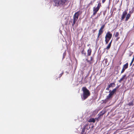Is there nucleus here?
<instances>
[{"label": "nucleus", "mask_w": 134, "mask_h": 134, "mask_svg": "<svg viewBox=\"0 0 134 134\" xmlns=\"http://www.w3.org/2000/svg\"><path fill=\"white\" fill-rule=\"evenodd\" d=\"M86 60L90 64H91V61L90 60H88L87 59H86Z\"/></svg>", "instance_id": "nucleus-26"}, {"label": "nucleus", "mask_w": 134, "mask_h": 134, "mask_svg": "<svg viewBox=\"0 0 134 134\" xmlns=\"http://www.w3.org/2000/svg\"><path fill=\"white\" fill-rule=\"evenodd\" d=\"M134 56H133V57L132 58V61H131V63H130V66H131L132 65V63L134 61Z\"/></svg>", "instance_id": "nucleus-25"}, {"label": "nucleus", "mask_w": 134, "mask_h": 134, "mask_svg": "<svg viewBox=\"0 0 134 134\" xmlns=\"http://www.w3.org/2000/svg\"><path fill=\"white\" fill-rule=\"evenodd\" d=\"M101 7V4L100 2H99L98 4L97 7L96 8L99 9Z\"/></svg>", "instance_id": "nucleus-19"}, {"label": "nucleus", "mask_w": 134, "mask_h": 134, "mask_svg": "<svg viewBox=\"0 0 134 134\" xmlns=\"http://www.w3.org/2000/svg\"><path fill=\"white\" fill-rule=\"evenodd\" d=\"M88 76H86L85 77V78H86V77H87Z\"/></svg>", "instance_id": "nucleus-37"}, {"label": "nucleus", "mask_w": 134, "mask_h": 134, "mask_svg": "<svg viewBox=\"0 0 134 134\" xmlns=\"http://www.w3.org/2000/svg\"><path fill=\"white\" fill-rule=\"evenodd\" d=\"M87 125H86L82 129L81 132V134H86V132H85V129Z\"/></svg>", "instance_id": "nucleus-12"}, {"label": "nucleus", "mask_w": 134, "mask_h": 134, "mask_svg": "<svg viewBox=\"0 0 134 134\" xmlns=\"http://www.w3.org/2000/svg\"><path fill=\"white\" fill-rule=\"evenodd\" d=\"M133 101H132V102H129L128 104V105L130 106H133Z\"/></svg>", "instance_id": "nucleus-22"}, {"label": "nucleus", "mask_w": 134, "mask_h": 134, "mask_svg": "<svg viewBox=\"0 0 134 134\" xmlns=\"http://www.w3.org/2000/svg\"><path fill=\"white\" fill-rule=\"evenodd\" d=\"M88 122H93L94 123L95 122V120L94 118H91L89 119Z\"/></svg>", "instance_id": "nucleus-14"}, {"label": "nucleus", "mask_w": 134, "mask_h": 134, "mask_svg": "<svg viewBox=\"0 0 134 134\" xmlns=\"http://www.w3.org/2000/svg\"><path fill=\"white\" fill-rule=\"evenodd\" d=\"M119 86H117L116 87V88L114 89L112 91H114L113 92L115 93L116 92V91L117 89L119 87Z\"/></svg>", "instance_id": "nucleus-18"}, {"label": "nucleus", "mask_w": 134, "mask_h": 134, "mask_svg": "<svg viewBox=\"0 0 134 134\" xmlns=\"http://www.w3.org/2000/svg\"><path fill=\"white\" fill-rule=\"evenodd\" d=\"M109 100L107 99V98L104 100H103L102 101V104H106L107 103L108 101H109Z\"/></svg>", "instance_id": "nucleus-15"}, {"label": "nucleus", "mask_w": 134, "mask_h": 134, "mask_svg": "<svg viewBox=\"0 0 134 134\" xmlns=\"http://www.w3.org/2000/svg\"><path fill=\"white\" fill-rule=\"evenodd\" d=\"M66 53H63V59H64L66 55Z\"/></svg>", "instance_id": "nucleus-28"}, {"label": "nucleus", "mask_w": 134, "mask_h": 134, "mask_svg": "<svg viewBox=\"0 0 134 134\" xmlns=\"http://www.w3.org/2000/svg\"><path fill=\"white\" fill-rule=\"evenodd\" d=\"M109 87H114L115 86V84L114 83H111L109 85Z\"/></svg>", "instance_id": "nucleus-17"}, {"label": "nucleus", "mask_w": 134, "mask_h": 134, "mask_svg": "<svg viewBox=\"0 0 134 134\" xmlns=\"http://www.w3.org/2000/svg\"><path fill=\"white\" fill-rule=\"evenodd\" d=\"M110 39L111 38H105V42L106 44H107L108 43Z\"/></svg>", "instance_id": "nucleus-16"}, {"label": "nucleus", "mask_w": 134, "mask_h": 134, "mask_svg": "<svg viewBox=\"0 0 134 134\" xmlns=\"http://www.w3.org/2000/svg\"><path fill=\"white\" fill-rule=\"evenodd\" d=\"M106 113V111L105 109H103L102 111H100L98 115V119H99L101 117V116H102L103 115Z\"/></svg>", "instance_id": "nucleus-7"}, {"label": "nucleus", "mask_w": 134, "mask_h": 134, "mask_svg": "<svg viewBox=\"0 0 134 134\" xmlns=\"http://www.w3.org/2000/svg\"><path fill=\"white\" fill-rule=\"evenodd\" d=\"M126 15V16L125 20V21H127L130 19L131 16V15L129 13L127 14V11L125 10L123 12L122 14L121 15V18L120 19L121 21L124 19Z\"/></svg>", "instance_id": "nucleus-3"}, {"label": "nucleus", "mask_w": 134, "mask_h": 134, "mask_svg": "<svg viewBox=\"0 0 134 134\" xmlns=\"http://www.w3.org/2000/svg\"><path fill=\"white\" fill-rule=\"evenodd\" d=\"M96 30H97V29H96V30H93L92 31L93 33H94Z\"/></svg>", "instance_id": "nucleus-34"}, {"label": "nucleus", "mask_w": 134, "mask_h": 134, "mask_svg": "<svg viewBox=\"0 0 134 134\" xmlns=\"http://www.w3.org/2000/svg\"><path fill=\"white\" fill-rule=\"evenodd\" d=\"M103 32V30H100V29L99 30V32L98 34L97 38H98L102 34Z\"/></svg>", "instance_id": "nucleus-11"}, {"label": "nucleus", "mask_w": 134, "mask_h": 134, "mask_svg": "<svg viewBox=\"0 0 134 134\" xmlns=\"http://www.w3.org/2000/svg\"><path fill=\"white\" fill-rule=\"evenodd\" d=\"M106 0H102V3H104Z\"/></svg>", "instance_id": "nucleus-32"}, {"label": "nucleus", "mask_w": 134, "mask_h": 134, "mask_svg": "<svg viewBox=\"0 0 134 134\" xmlns=\"http://www.w3.org/2000/svg\"><path fill=\"white\" fill-rule=\"evenodd\" d=\"M125 69H124V68H122V70L121 71V73L122 74L123 73L124 71H125Z\"/></svg>", "instance_id": "nucleus-27"}, {"label": "nucleus", "mask_w": 134, "mask_h": 134, "mask_svg": "<svg viewBox=\"0 0 134 134\" xmlns=\"http://www.w3.org/2000/svg\"><path fill=\"white\" fill-rule=\"evenodd\" d=\"M111 45L110 44H109L105 49L107 50L109 49L110 48Z\"/></svg>", "instance_id": "nucleus-20"}, {"label": "nucleus", "mask_w": 134, "mask_h": 134, "mask_svg": "<svg viewBox=\"0 0 134 134\" xmlns=\"http://www.w3.org/2000/svg\"><path fill=\"white\" fill-rule=\"evenodd\" d=\"M110 88V87H109V86L108 85L107 87L106 88V90H109V88Z\"/></svg>", "instance_id": "nucleus-29"}, {"label": "nucleus", "mask_w": 134, "mask_h": 134, "mask_svg": "<svg viewBox=\"0 0 134 134\" xmlns=\"http://www.w3.org/2000/svg\"><path fill=\"white\" fill-rule=\"evenodd\" d=\"M128 63H127L125 64L124 65L123 68L126 69L128 68Z\"/></svg>", "instance_id": "nucleus-13"}, {"label": "nucleus", "mask_w": 134, "mask_h": 134, "mask_svg": "<svg viewBox=\"0 0 134 134\" xmlns=\"http://www.w3.org/2000/svg\"><path fill=\"white\" fill-rule=\"evenodd\" d=\"M81 53L82 54H84L85 56L86 55V53L84 49H83L81 51Z\"/></svg>", "instance_id": "nucleus-23"}, {"label": "nucleus", "mask_w": 134, "mask_h": 134, "mask_svg": "<svg viewBox=\"0 0 134 134\" xmlns=\"http://www.w3.org/2000/svg\"><path fill=\"white\" fill-rule=\"evenodd\" d=\"M112 37V34L110 31H108L106 34L105 38H111Z\"/></svg>", "instance_id": "nucleus-8"}, {"label": "nucleus", "mask_w": 134, "mask_h": 134, "mask_svg": "<svg viewBox=\"0 0 134 134\" xmlns=\"http://www.w3.org/2000/svg\"><path fill=\"white\" fill-rule=\"evenodd\" d=\"M83 93L82 95L81 96L82 100H84L90 96V93L89 91L88 90L86 87H83L82 88Z\"/></svg>", "instance_id": "nucleus-2"}, {"label": "nucleus", "mask_w": 134, "mask_h": 134, "mask_svg": "<svg viewBox=\"0 0 134 134\" xmlns=\"http://www.w3.org/2000/svg\"><path fill=\"white\" fill-rule=\"evenodd\" d=\"M112 40H111V41L110 42H109V44H110L111 45V43H112Z\"/></svg>", "instance_id": "nucleus-35"}, {"label": "nucleus", "mask_w": 134, "mask_h": 134, "mask_svg": "<svg viewBox=\"0 0 134 134\" xmlns=\"http://www.w3.org/2000/svg\"><path fill=\"white\" fill-rule=\"evenodd\" d=\"M117 37V38L116 39V41H118V40L120 38V37Z\"/></svg>", "instance_id": "nucleus-31"}, {"label": "nucleus", "mask_w": 134, "mask_h": 134, "mask_svg": "<svg viewBox=\"0 0 134 134\" xmlns=\"http://www.w3.org/2000/svg\"><path fill=\"white\" fill-rule=\"evenodd\" d=\"M92 52L91 49L90 48L87 51V56H90Z\"/></svg>", "instance_id": "nucleus-10"}, {"label": "nucleus", "mask_w": 134, "mask_h": 134, "mask_svg": "<svg viewBox=\"0 0 134 134\" xmlns=\"http://www.w3.org/2000/svg\"><path fill=\"white\" fill-rule=\"evenodd\" d=\"M99 9L96 7L95 8V7H94L93 8V15H95L96 14Z\"/></svg>", "instance_id": "nucleus-9"}, {"label": "nucleus", "mask_w": 134, "mask_h": 134, "mask_svg": "<svg viewBox=\"0 0 134 134\" xmlns=\"http://www.w3.org/2000/svg\"><path fill=\"white\" fill-rule=\"evenodd\" d=\"M90 58H91V59H90V60L91 61H92L93 59V58L92 57H90Z\"/></svg>", "instance_id": "nucleus-33"}, {"label": "nucleus", "mask_w": 134, "mask_h": 134, "mask_svg": "<svg viewBox=\"0 0 134 134\" xmlns=\"http://www.w3.org/2000/svg\"><path fill=\"white\" fill-rule=\"evenodd\" d=\"M114 91H110L108 95L107 96L106 98L108 100H109L110 98H112L113 97V96L114 94L115 93L113 92Z\"/></svg>", "instance_id": "nucleus-5"}, {"label": "nucleus", "mask_w": 134, "mask_h": 134, "mask_svg": "<svg viewBox=\"0 0 134 134\" xmlns=\"http://www.w3.org/2000/svg\"><path fill=\"white\" fill-rule=\"evenodd\" d=\"M92 3V1H91L90 2V3L88 5L90 4H91Z\"/></svg>", "instance_id": "nucleus-36"}, {"label": "nucleus", "mask_w": 134, "mask_h": 134, "mask_svg": "<svg viewBox=\"0 0 134 134\" xmlns=\"http://www.w3.org/2000/svg\"><path fill=\"white\" fill-rule=\"evenodd\" d=\"M54 6L57 7L60 6L64 7L68 4L69 1L68 0H54Z\"/></svg>", "instance_id": "nucleus-1"}, {"label": "nucleus", "mask_w": 134, "mask_h": 134, "mask_svg": "<svg viewBox=\"0 0 134 134\" xmlns=\"http://www.w3.org/2000/svg\"><path fill=\"white\" fill-rule=\"evenodd\" d=\"M126 75L125 74L124 75H123L121 78L120 79V80L119 81V82L120 83H121V82L123 81L125 83L126 81V80L127 79V78L126 77Z\"/></svg>", "instance_id": "nucleus-6"}, {"label": "nucleus", "mask_w": 134, "mask_h": 134, "mask_svg": "<svg viewBox=\"0 0 134 134\" xmlns=\"http://www.w3.org/2000/svg\"><path fill=\"white\" fill-rule=\"evenodd\" d=\"M81 14V12L80 11H78L75 13L73 16V22L72 24V26H74L78 18L79 15Z\"/></svg>", "instance_id": "nucleus-4"}, {"label": "nucleus", "mask_w": 134, "mask_h": 134, "mask_svg": "<svg viewBox=\"0 0 134 134\" xmlns=\"http://www.w3.org/2000/svg\"><path fill=\"white\" fill-rule=\"evenodd\" d=\"M105 26V24H104V25H103L101 27H100V30H103V29L104 28Z\"/></svg>", "instance_id": "nucleus-24"}, {"label": "nucleus", "mask_w": 134, "mask_h": 134, "mask_svg": "<svg viewBox=\"0 0 134 134\" xmlns=\"http://www.w3.org/2000/svg\"><path fill=\"white\" fill-rule=\"evenodd\" d=\"M63 72L62 73H61V74H60L59 75V78L60 77L62 76V75L63 74Z\"/></svg>", "instance_id": "nucleus-30"}, {"label": "nucleus", "mask_w": 134, "mask_h": 134, "mask_svg": "<svg viewBox=\"0 0 134 134\" xmlns=\"http://www.w3.org/2000/svg\"><path fill=\"white\" fill-rule=\"evenodd\" d=\"M119 35V33L118 32H116L115 33V34L114 35V37H118Z\"/></svg>", "instance_id": "nucleus-21"}]
</instances>
